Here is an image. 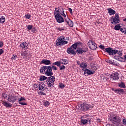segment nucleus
Here are the masks:
<instances>
[{
    "instance_id": "nucleus-62",
    "label": "nucleus",
    "mask_w": 126,
    "mask_h": 126,
    "mask_svg": "<svg viewBox=\"0 0 126 126\" xmlns=\"http://www.w3.org/2000/svg\"><path fill=\"white\" fill-rule=\"evenodd\" d=\"M124 21H125L126 22V18H125L124 20Z\"/></svg>"
},
{
    "instance_id": "nucleus-20",
    "label": "nucleus",
    "mask_w": 126,
    "mask_h": 126,
    "mask_svg": "<svg viewBox=\"0 0 126 126\" xmlns=\"http://www.w3.org/2000/svg\"><path fill=\"white\" fill-rule=\"evenodd\" d=\"M41 63H43L46 65H49V64H51V61L43 59L41 61Z\"/></svg>"
},
{
    "instance_id": "nucleus-12",
    "label": "nucleus",
    "mask_w": 126,
    "mask_h": 126,
    "mask_svg": "<svg viewBox=\"0 0 126 126\" xmlns=\"http://www.w3.org/2000/svg\"><path fill=\"white\" fill-rule=\"evenodd\" d=\"M87 52H88V47H87V46H86L85 47H83V49L82 48L77 49L76 51V54L77 53V54H79V55H80L83 54L84 53H86Z\"/></svg>"
},
{
    "instance_id": "nucleus-58",
    "label": "nucleus",
    "mask_w": 126,
    "mask_h": 126,
    "mask_svg": "<svg viewBox=\"0 0 126 126\" xmlns=\"http://www.w3.org/2000/svg\"><path fill=\"white\" fill-rule=\"evenodd\" d=\"M77 64H78L79 65V64H80V62H79V61H77Z\"/></svg>"
},
{
    "instance_id": "nucleus-4",
    "label": "nucleus",
    "mask_w": 126,
    "mask_h": 126,
    "mask_svg": "<svg viewBox=\"0 0 126 126\" xmlns=\"http://www.w3.org/2000/svg\"><path fill=\"white\" fill-rule=\"evenodd\" d=\"M104 52H105V53H107L109 56H115L116 54L118 53V50L113 49V48L111 47H108L104 49Z\"/></svg>"
},
{
    "instance_id": "nucleus-54",
    "label": "nucleus",
    "mask_w": 126,
    "mask_h": 126,
    "mask_svg": "<svg viewBox=\"0 0 126 126\" xmlns=\"http://www.w3.org/2000/svg\"><path fill=\"white\" fill-rule=\"evenodd\" d=\"M117 53H118V55H120V56H122V55H123V53L121 51H118Z\"/></svg>"
},
{
    "instance_id": "nucleus-7",
    "label": "nucleus",
    "mask_w": 126,
    "mask_h": 126,
    "mask_svg": "<svg viewBox=\"0 0 126 126\" xmlns=\"http://www.w3.org/2000/svg\"><path fill=\"white\" fill-rule=\"evenodd\" d=\"M55 80L56 79L54 76H50V77H48L46 80L48 87H52V86H54V82H55Z\"/></svg>"
},
{
    "instance_id": "nucleus-52",
    "label": "nucleus",
    "mask_w": 126,
    "mask_h": 126,
    "mask_svg": "<svg viewBox=\"0 0 126 126\" xmlns=\"http://www.w3.org/2000/svg\"><path fill=\"white\" fill-rule=\"evenodd\" d=\"M123 125H126V119H123Z\"/></svg>"
},
{
    "instance_id": "nucleus-14",
    "label": "nucleus",
    "mask_w": 126,
    "mask_h": 126,
    "mask_svg": "<svg viewBox=\"0 0 126 126\" xmlns=\"http://www.w3.org/2000/svg\"><path fill=\"white\" fill-rule=\"evenodd\" d=\"M20 47L22 48V50L24 51H26L28 49V43L26 42H23L21 43L20 45Z\"/></svg>"
},
{
    "instance_id": "nucleus-8",
    "label": "nucleus",
    "mask_w": 126,
    "mask_h": 126,
    "mask_svg": "<svg viewBox=\"0 0 126 126\" xmlns=\"http://www.w3.org/2000/svg\"><path fill=\"white\" fill-rule=\"evenodd\" d=\"M119 75L120 74L118 72L113 73L110 76V80L112 81V82H115L117 80H119Z\"/></svg>"
},
{
    "instance_id": "nucleus-45",
    "label": "nucleus",
    "mask_w": 126,
    "mask_h": 126,
    "mask_svg": "<svg viewBox=\"0 0 126 126\" xmlns=\"http://www.w3.org/2000/svg\"><path fill=\"white\" fill-rule=\"evenodd\" d=\"M99 47L101 50H105V46L100 45L99 46Z\"/></svg>"
},
{
    "instance_id": "nucleus-40",
    "label": "nucleus",
    "mask_w": 126,
    "mask_h": 126,
    "mask_svg": "<svg viewBox=\"0 0 126 126\" xmlns=\"http://www.w3.org/2000/svg\"><path fill=\"white\" fill-rule=\"evenodd\" d=\"M2 97H3L4 99H6V98H7V94H4V93H2V95H1Z\"/></svg>"
},
{
    "instance_id": "nucleus-55",
    "label": "nucleus",
    "mask_w": 126,
    "mask_h": 126,
    "mask_svg": "<svg viewBox=\"0 0 126 126\" xmlns=\"http://www.w3.org/2000/svg\"><path fill=\"white\" fill-rule=\"evenodd\" d=\"M4 51L2 49H0V56L2 55Z\"/></svg>"
},
{
    "instance_id": "nucleus-43",
    "label": "nucleus",
    "mask_w": 126,
    "mask_h": 126,
    "mask_svg": "<svg viewBox=\"0 0 126 126\" xmlns=\"http://www.w3.org/2000/svg\"><path fill=\"white\" fill-rule=\"evenodd\" d=\"M20 105H22L23 106H27V103L26 102H22L21 101L19 102Z\"/></svg>"
},
{
    "instance_id": "nucleus-44",
    "label": "nucleus",
    "mask_w": 126,
    "mask_h": 126,
    "mask_svg": "<svg viewBox=\"0 0 126 126\" xmlns=\"http://www.w3.org/2000/svg\"><path fill=\"white\" fill-rule=\"evenodd\" d=\"M50 102L48 101H46L44 102V106H49Z\"/></svg>"
},
{
    "instance_id": "nucleus-42",
    "label": "nucleus",
    "mask_w": 126,
    "mask_h": 126,
    "mask_svg": "<svg viewBox=\"0 0 126 126\" xmlns=\"http://www.w3.org/2000/svg\"><path fill=\"white\" fill-rule=\"evenodd\" d=\"M57 30H59V31H63V30H64V28H56Z\"/></svg>"
},
{
    "instance_id": "nucleus-13",
    "label": "nucleus",
    "mask_w": 126,
    "mask_h": 126,
    "mask_svg": "<svg viewBox=\"0 0 126 126\" xmlns=\"http://www.w3.org/2000/svg\"><path fill=\"white\" fill-rule=\"evenodd\" d=\"M82 70L84 71V74L85 75V76L87 75H91V74H94L95 71H92L90 70L89 69L86 68V69H83Z\"/></svg>"
},
{
    "instance_id": "nucleus-39",
    "label": "nucleus",
    "mask_w": 126,
    "mask_h": 126,
    "mask_svg": "<svg viewBox=\"0 0 126 126\" xmlns=\"http://www.w3.org/2000/svg\"><path fill=\"white\" fill-rule=\"evenodd\" d=\"M59 67H60V70H63V69H65V66H64L63 65L62 66L60 65L59 66Z\"/></svg>"
},
{
    "instance_id": "nucleus-22",
    "label": "nucleus",
    "mask_w": 126,
    "mask_h": 126,
    "mask_svg": "<svg viewBox=\"0 0 126 126\" xmlns=\"http://www.w3.org/2000/svg\"><path fill=\"white\" fill-rule=\"evenodd\" d=\"M2 104L6 107H8V108H11V104H10V103H8L7 102H6V101H2Z\"/></svg>"
},
{
    "instance_id": "nucleus-34",
    "label": "nucleus",
    "mask_w": 126,
    "mask_h": 126,
    "mask_svg": "<svg viewBox=\"0 0 126 126\" xmlns=\"http://www.w3.org/2000/svg\"><path fill=\"white\" fill-rule=\"evenodd\" d=\"M59 87L61 89H63V88H64V87H65L64 85H63V83H60L59 85Z\"/></svg>"
},
{
    "instance_id": "nucleus-27",
    "label": "nucleus",
    "mask_w": 126,
    "mask_h": 126,
    "mask_svg": "<svg viewBox=\"0 0 126 126\" xmlns=\"http://www.w3.org/2000/svg\"><path fill=\"white\" fill-rule=\"evenodd\" d=\"M80 67H82V68H86V67H87V64H86V63H85L84 64L83 63H82L80 64Z\"/></svg>"
},
{
    "instance_id": "nucleus-32",
    "label": "nucleus",
    "mask_w": 126,
    "mask_h": 126,
    "mask_svg": "<svg viewBox=\"0 0 126 126\" xmlns=\"http://www.w3.org/2000/svg\"><path fill=\"white\" fill-rule=\"evenodd\" d=\"M121 28V25L118 24L116 25L114 27L115 30H120V29Z\"/></svg>"
},
{
    "instance_id": "nucleus-9",
    "label": "nucleus",
    "mask_w": 126,
    "mask_h": 126,
    "mask_svg": "<svg viewBox=\"0 0 126 126\" xmlns=\"http://www.w3.org/2000/svg\"><path fill=\"white\" fill-rule=\"evenodd\" d=\"M88 45L89 46L90 49L92 51H95L97 49V44L94 41L89 40L88 42Z\"/></svg>"
},
{
    "instance_id": "nucleus-59",
    "label": "nucleus",
    "mask_w": 126,
    "mask_h": 126,
    "mask_svg": "<svg viewBox=\"0 0 126 126\" xmlns=\"http://www.w3.org/2000/svg\"><path fill=\"white\" fill-rule=\"evenodd\" d=\"M97 122H98V123H100V122H101V120H100V119H97Z\"/></svg>"
},
{
    "instance_id": "nucleus-49",
    "label": "nucleus",
    "mask_w": 126,
    "mask_h": 126,
    "mask_svg": "<svg viewBox=\"0 0 126 126\" xmlns=\"http://www.w3.org/2000/svg\"><path fill=\"white\" fill-rule=\"evenodd\" d=\"M107 63H110L111 64H112V63H114V62L111 60H107Z\"/></svg>"
},
{
    "instance_id": "nucleus-28",
    "label": "nucleus",
    "mask_w": 126,
    "mask_h": 126,
    "mask_svg": "<svg viewBox=\"0 0 126 126\" xmlns=\"http://www.w3.org/2000/svg\"><path fill=\"white\" fill-rule=\"evenodd\" d=\"M61 11L62 12H61ZM60 12V14H61V15H63L64 17H66V15H65V14H64V11L63 10V8H62V10H61V11Z\"/></svg>"
},
{
    "instance_id": "nucleus-16",
    "label": "nucleus",
    "mask_w": 126,
    "mask_h": 126,
    "mask_svg": "<svg viewBox=\"0 0 126 126\" xmlns=\"http://www.w3.org/2000/svg\"><path fill=\"white\" fill-rule=\"evenodd\" d=\"M30 55L29 52L28 51H26V50L21 53V56L23 57L24 59H25V58H30Z\"/></svg>"
},
{
    "instance_id": "nucleus-31",
    "label": "nucleus",
    "mask_w": 126,
    "mask_h": 126,
    "mask_svg": "<svg viewBox=\"0 0 126 126\" xmlns=\"http://www.w3.org/2000/svg\"><path fill=\"white\" fill-rule=\"evenodd\" d=\"M120 31L124 33V34H126V29L125 28H120L119 29Z\"/></svg>"
},
{
    "instance_id": "nucleus-33",
    "label": "nucleus",
    "mask_w": 126,
    "mask_h": 126,
    "mask_svg": "<svg viewBox=\"0 0 126 126\" xmlns=\"http://www.w3.org/2000/svg\"><path fill=\"white\" fill-rule=\"evenodd\" d=\"M33 87L35 90H38L39 89V84H34Z\"/></svg>"
},
{
    "instance_id": "nucleus-51",
    "label": "nucleus",
    "mask_w": 126,
    "mask_h": 126,
    "mask_svg": "<svg viewBox=\"0 0 126 126\" xmlns=\"http://www.w3.org/2000/svg\"><path fill=\"white\" fill-rule=\"evenodd\" d=\"M51 67H52V68H53V69H54V70H58V68L55 66L52 65L51 66Z\"/></svg>"
},
{
    "instance_id": "nucleus-18",
    "label": "nucleus",
    "mask_w": 126,
    "mask_h": 126,
    "mask_svg": "<svg viewBox=\"0 0 126 126\" xmlns=\"http://www.w3.org/2000/svg\"><path fill=\"white\" fill-rule=\"evenodd\" d=\"M81 45V42L80 41H78L77 42L75 43L73 45H71V47L74 50H76L77 49V47H80Z\"/></svg>"
},
{
    "instance_id": "nucleus-30",
    "label": "nucleus",
    "mask_w": 126,
    "mask_h": 126,
    "mask_svg": "<svg viewBox=\"0 0 126 126\" xmlns=\"http://www.w3.org/2000/svg\"><path fill=\"white\" fill-rule=\"evenodd\" d=\"M89 121V120L87 119V120H85V119H82L81 120V123L82 124H83V125H86V124H87V123H88V121Z\"/></svg>"
},
{
    "instance_id": "nucleus-21",
    "label": "nucleus",
    "mask_w": 126,
    "mask_h": 126,
    "mask_svg": "<svg viewBox=\"0 0 126 126\" xmlns=\"http://www.w3.org/2000/svg\"><path fill=\"white\" fill-rule=\"evenodd\" d=\"M108 13L110 15H114V14H116V11L111 9V8L108 9Z\"/></svg>"
},
{
    "instance_id": "nucleus-38",
    "label": "nucleus",
    "mask_w": 126,
    "mask_h": 126,
    "mask_svg": "<svg viewBox=\"0 0 126 126\" xmlns=\"http://www.w3.org/2000/svg\"><path fill=\"white\" fill-rule=\"evenodd\" d=\"M119 95L125 93V90L124 89H119Z\"/></svg>"
},
{
    "instance_id": "nucleus-46",
    "label": "nucleus",
    "mask_w": 126,
    "mask_h": 126,
    "mask_svg": "<svg viewBox=\"0 0 126 126\" xmlns=\"http://www.w3.org/2000/svg\"><path fill=\"white\" fill-rule=\"evenodd\" d=\"M26 18H27V19H30V18H31V15H25Z\"/></svg>"
},
{
    "instance_id": "nucleus-37",
    "label": "nucleus",
    "mask_w": 126,
    "mask_h": 126,
    "mask_svg": "<svg viewBox=\"0 0 126 126\" xmlns=\"http://www.w3.org/2000/svg\"><path fill=\"white\" fill-rule=\"evenodd\" d=\"M61 63H61V62L57 61L55 62V65H57V66H59V67H60Z\"/></svg>"
},
{
    "instance_id": "nucleus-61",
    "label": "nucleus",
    "mask_w": 126,
    "mask_h": 126,
    "mask_svg": "<svg viewBox=\"0 0 126 126\" xmlns=\"http://www.w3.org/2000/svg\"><path fill=\"white\" fill-rule=\"evenodd\" d=\"M66 40H69V37H67Z\"/></svg>"
},
{
    "instance_id": "nucleus-63",
    "label": "nucleus",
    "mask_w": 126,
    "mask_h": 126,
    "mask_svg": "<svg viewBox=\"0 0 126 126\" xmlns=\"http://www.w3.org/2000/svg\"><path fill=\"white\" fill-rule=\"evenodd\" d=\"M110 126V125L108 124V125H107V126Z\"/></svg>"
},
{
    "instance_id": "nucleus-10",
    "label": "nucleus",
    "mask_w": 126,
    "mask_h": 126,
    "mask_svg": "<svg viewBox=\"0 0 126 126\" xmlns=\"http://www.w3.org/2000/svg\"><path fill=\"white\" fill-rule=\"evenodd\" d=\"M8 102H10L11 103H14L15 101L18 100V97L16 95H14L12 94H9L8 95Z\"/></svg>"
},
{
    "instance_id": "nucleus-19",
    "label": "nucleus",
    "mask_w": 126,
    "mask_h": 126,
    "mask_svg": "<svg viewBox=\"0 0 126 126\" xmlns=\"http://www.w3.org/2000/svg\"><path fill=\"white\" fill-rule=\"evenodd\" d=\"M67 53H68L69 55H76V51H74V49H72V47L67 49Z\"/></svg>"
},
{
    "instance_id": "nucleus-26",
    "label": "nucleus",
    "mask_w": 126,
    "mask_h": 126,
    "mask_svg": "<svg viewBox=\"0 0 126 126\" xmlns=\"http://www.w3.org/2000/svg\"><path fill=\"white\" fill-rule=\"evenodd\" d=\"M5 22V18L3 16H1L0 18V23H4Z\"/></svg>"
},
{
    "instance_id": "nucleus-5",
    "label": "nucleus",
    "mask_w": 126,
    "mask_h": 126,
    "mask_svg": "<svg viewBox=\"0 0 126 126\" xmlns=\"http://www.w3.org/2000/svg\"><path fill=\"white\" fill-rule=\"evenodd\" d=\"M111 22L112 24H114V25L121 22V19H120V17H119V13L115 14L114 17L113 16L112 17Z\"/></svg>"
},
{
    "instance_id": "nucleus-57",
    "label": "nucleus",
    "mask_w": 126,
    "mask_h": 126,
    "mask_svg": "<svg viewBox=\"0 0 126 126\" xmlns=\"http://www.w3.org/2000/svg\"><path fill=\"white\" fill-rule=\"evenodd\" d=\"M112 64H114V65H119V64L118 63H116L115 62H113V63H112Z\"/></svg>"
},
{
    "instance_id": "nucleus-25",
    "label": "nucleus",
    "mask_w": 126,
    "mask_h": 126,
    "mask_svg": "<svg viewBox=\"0 0 126 126\" xmlns=\"http://www.w3.org/2000/svg\"><path fill=\"white\" fill-rule=\"evenodd\" d=\"M119 87H120V88H126V84H125V83L124 82H121L120 83H119L118 84Z\"/></svg>"
},
{
    "instance_id": "nucleus-41",
    "label": "nucleus",
    "mask_w": 126,
    "mask_h": 126,
    "mask_svg": "<svg viewBox=\"0 0 126 126\" xmlns=\"http://www.w3.org/2000/svg\"><path fill=\"white\" fill-rule=\"evenodd\" d=\"M32 28H33V26L32 25H29L28 26V30H32Z\"/></svg>"
},
{
    "instance_id": "nucleus-2",
    "label": "nucleus",
    "mask_w": 126,
    "mask_h": 126,
    "mask_svg": "<svg viewBox=\"0 0 126 126\" xmlns=\"http://www.w3.org/2000/svg\"><path fill=\"white\" fill-rule=\"evenodd\" d=\"M60 11H61V10H60V9H58V8H55V10L54 11V16L55 19H56V21L58 23H63V22H64V19L62 15H61V14L60 13Z\"/></svg>"
},
{
    "instance_id": "nucleus-17",
    "label": "nucleus",
    "mask_w": 126,
    "mask_h": 126,
    "mask_svg": "<svg viewBox=\"0 0 126 126\" xmlns=\"http://www.w3.org/2000/svg\"><path fill=\"white\" fill-rule=\"evenodd\" d=\"M38 90L40 91H46V88H45V84L43 82L39 83Z\"/></svg>"
},
{
    "instance_id": "nucleus-15",
    "label": "nucleus",
    "mask_w": 126,
    "mask_h": 126,
    "mask_svg": "<svg viewBox=\"0 0 126 126\" xmlns=\"http://www.w3.org/2000/svg\"><path fill=\"white\" fill-rule=\"evenodd\" d=\"M65 21L66 22L69 27H73V22L71 20L69 19L68 17L65 18Z\"/></svg>"
},
{
    "instance_id": "nucleus-29",
    "label": "nucleus",
    "mask_w": 126,
    "mask_h": 126,
    "mask_svg": "<svg viewBox=\"0 0 126 126\" xmlns=\"http://www.w3.org/2000/svg\"><path fill=\"white\" fill-rule=\"evenodd\" d=\"M47 78H48L45 76H41L39 78V80L40 81H44V80H46V79H47Z\"/></svg>"
},
{
    "instance_id": "nucleus-50",
    "label": "nucleus",
    "mask_w": 126,
    "mask_h": 126,
    "mask_svg": "<svg viewBox=\"0 0 126 126\" xmlns=\"http://www.w3.org/2000/svg\"><path fill=\"white\" fill-rule=\"evenodd\" d=\"M3 46V41H0V48H1Z\"/></svg>"
},
{
    "instance_id": "nucleus-47",
    "label": "nucleus",
    "mask_w": 126,
    "mask_h": 126,
    "mask_svg": "<svg viewBox=\"0 0 126 126\" xmlns=\"http://www.w3.org/2000/svg\"><path fill=\"white\" fill-rule=\"evenodd\" d=\"M32 33H36V32H37V30L35 28L32 29Z\"/></svg>"
},
{
    "instance_id": "nucleus-48",
    "label": "nucleus",
    "mask_w": 126,
    "mask_h": 126,
    "mask_svg": "<svg viewBox=\"0 0 126 126\" xmlns=\"http://www.w3.org/2000/svg\"><path fill=\"white\" fill-rule=\"evenodd\" d=\"M112 90H113V91H114V92H115V93H116L117 94H119V89H116V90H114V89H112Z\"/></svg>"
},
{
    "instance_id": "nucleus-35",
    "label": "nucleus",
    "mask_w": 126,
    "mask_h": 126,
    "mask_svg": "<svg viewBox=\"0 0 126 126\" xmlns=\"http://www.w3.org/2000/svg\"><path fill=\"white\" fill-rule=\"evenodd\" d=\"M18 100L19 102H21V101H26V99L23 97H21L20 98L18 97Z\"/></svg>"
},
{
    "instance_id": "nucleus-11",
    "label": "nucleus",
    "mask_w": 126,
    "mask_h": 126,
    "mask_svg": "<svg viewBox=\"0 0 126 126\" xmlns=\"http://www.w3.org/2000/svg\"><path fill=\"white\" fill-rule=\"evenodd\" d=\"M52 70V66H46L45 74L47 75V76H52L53 74Z\"/></svg>"
},
{
    "instance_id": "nucleus-6",
    "label": "nucleus",
    "mask_w": 126,
    "mask_h": 126,
    "mask_svg": "<svg viewBox=\"0 0 126 126\" xmlns=\"http://www.w3.org/2000/svg\"><path fill=\"white\" fill-rule=\"evenodd\" d=\"M64 40V37H59L56 41V45L58 47H61L63 45H66L67 44V41L63 40Z\"/></svg>"
},
{
    "instance_id": "nucleus-56",
    "label": "nucleus",
    "mask_w": 126,
    "mask_h": 126,
    "mask_svg": "<svg viewBox=\"0 0 126 126\" xmlns=\"http://www.w3.org/2000/svg\"><path fill=\"white\" fill-rule=\"evenodd\" d=\"M40 94L41 95H46V93H43V92H40Z\"/></svg>"
},
{
    "instance_id": "nucleus-24",
    "label": "nucleus",
    "mask_w": 126,
    "mask_h": 126,
    "mask_svg": "<svg viewBox=\"0 0 126 126\" xmlns=\"http://www.w3.org/2000/svg\"><path fill=\"white\" fill-rule=\"evenodd\" d=\"M61 60L62 61L61 63L62 64H64L65 65H66V64L68 63V61L66 59H62Z\"/></svg>"
},
{
    "instance_id": "nucleus-23",
    "label": "nucleus",
    "mask_w": 126,
    "mask_h": 126,
    "mask_svg": "<svg viewBox=\"0 0 126 126\" xmlns=\"http://www.w3.org/2000/svg\"><path fill=\"white\" fill-rule=\"evenodd\" d=\"M40 73H42V74H44V73H45V72H46V66H43L42 67H41L40 69Z\"/></svg>"
},
{
    "instance_id": "nucleus-1",
    "label": "nucleus",
    "mask_w": 126,
    "mask_h": 126,
    "mask_svg": "<svg viewBox=\"0 0 126 126\" xmlns=\"http://www.w3.org/2000/svg\"><path fill=\"white\" fill-rule=\"evenodd\" d=\"M109 120L112 124H114V125H115L116 126H119L121 124V122H122V118L118 115H111L109 117Z\"/></svg>"
},
{
    "instance_id": "nucleus-36",
    "label": "nucleus",
    "mask_w": 126,
    "mask_h": 126,
    "mask_svg": "<svg viewBox=\"0 0 126 126\" xmlns=\"http://www.w3.org/2000/svg\"><path fill=\"white\" fill-rule=\"evenodd\" d=\"M17 58V55H13L12 57L11 58V59L12 60V61H15V60H16Z\"/></svg>"
},
{
    "instance_id": "nucleus-53",
    "label": "nucleus",
    "mask_w": 126,
    "mask_h": 126,
    "mask_svg": "<svg viewBox=\"0 0 126 126\" xmlns=\"http://www.w3.org/2000/svg\"><path fill=\"white\" fill-rule=\"evenodd\" d=\"M68 11L71 14H72V9L71 8H68Z\"/></svg>"
},
{
    "instance_id": "nucleus-3",
    "label": "nucleus",
    "mask_w": 126,
    "mask_h": 126,
    "mask_svg": "<svg viewBox=\"0 0 126 126\" xmlns=\"http://www.w3.org/2000/svg\"><path fill=\"white\" fill-rule=\"evenodd\" d=\"M81 107L82 111L84 112H87V111H90V110L93 109V106L88 103H83L81 104Z\"/></svg>"
},
{
    "instance_id": "nucleus-60",
    "label": "nucleus",
    "mask_w": 126,
    "mask_h": 126,
    "mask_svg": "<svg viewBox=\"0 0 126 126\" xmlns=\"http://www.w3.org/2000/svg\"><path fill=\"white\" fill-rule=\"evenodd\" d=\"M55 63H56V62L52 63V64H53V65L54 66H55V65H56V64H55Z\"/></svg>"
}]
</instances>
